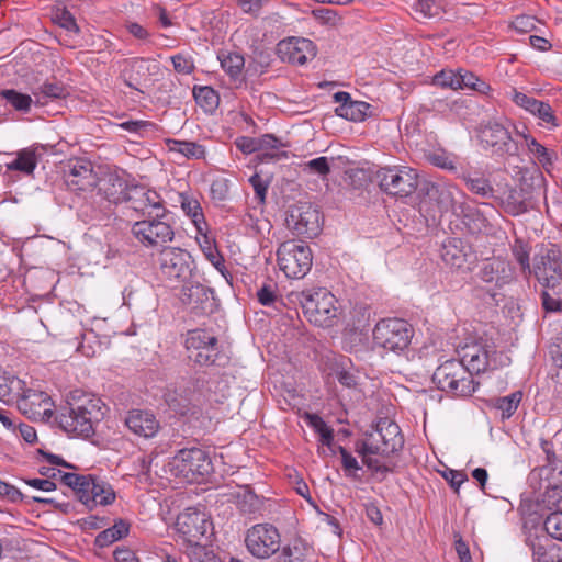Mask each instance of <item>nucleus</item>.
<instances>
[{"mask_svg": "<svg viewBox=\"0 0 562 562\" xmlns=\"http://www.w3.org/2000/svg\"><path fill=\"white\" fill-rule=\"evenodd\" d=\"M403 445L404 439L398 425L384 418L376 424L375 430L367 439L356 443V451L362 457L368 468L379 471L380 463L372 456L390 457L401 450Z\"/></svg>", "mask_w": 562, "mask_h": 562, "instance_id": "f257e3e1", "label": "nucleus"}, {"mask_svg": "<svg viewBox=\"0 0 562 562\" xmlns=\"http://www.w3.org/2000/svg\"><path fill=\"white\" fill-rule=\"evenodd\" d=\"M104 416L103 403L98 397L82 395L69 403L68 412L59 416L60 427L71 436L88 438L94 434V425Z\"/></svg>", "mask_w": 562, "mask_h": 562, "instance_id": "f03ea898", "label": "nucleus"}, {"mask_svg": "<svg viewBox=\"0 0 562 562\" xmlns=\"http://www.w3.org/2000/svg\"><path fill=\"white\" fill-rule=\"evenodd\" d=\"M432 381L439 390L461 397L471 396L479 385L460 359L442 362L435 370Z\"/></svg>", "mask_w": 562, "mask_h": 562, "instance_id": "7ed1b4c3", "label": "nucleus"}, {"mask_svg": "<svg viewBox=\"0 0 562 562\" xmlns=\"http://www.w3.org/2000/svg\"><path fill=\"white\" fill-rule=\"evenodd\" d=\"M300 302L310 323L323 328L333 327L337 323L338 301L328 290L319 288L302 292Z\"/></svg>", "mask_w": 562, "mask_h": 562, "instance_id": "20e7f679", "label": "nucleus"}, {"mask_svg": "<svg viewBox=\"0 0 562 562\" xmlns=\"http://www.w3.org/2000/svg\"><path fill=\"white\" fill-rule=\"evenodd\" d=\"M458 352L472 375L503 367L508 359L502 352H497L493 341L483 338L465 342Z\"/></svg>", "mask_w": 562, "mask_h": 562, "instance_id": "39448f33", "label": "nucleus"}, {"mask_svg": "<svg viewBox=\"0 0 562 562\" xmlns=\"http://www.w3.org/2000/svg\"><path fill=\"white\" fill-rule=\"evenodd\" d=\"M160 278L171 288L188 283L194 270V260L190 252L177 247H165L157 259Z\"/></svg>", "mask_w": 562, "mask_h": 562, "instance_id": "423d86ee", "label": "nucleus"}, {"mask_svg": "<svg viewBox=\"0 0 562 562\" xmlns=\"http://www.w3.org/2000/svg\"><path fill=\"white\" fill-rule=\"evenodd\" d=\"M413 336V326L402 318L382 319L373 329L374 345L395 355H405L408 351Z\"/></svg>", "mask_w": 562, "mask_h": 562, "instance_id": "0eeeda50", "label": "nucleus"}, {"mask_svg": "<svg viewBox=\"0 0 562 562\" xmlns=\"http://www.w3.org/2000/svg\"><path fill=\"white\" fill-rule=\"evenodd\" d=\"M277 262L288 278L302 279L312 268V250L303 241L285 240L277 249Z\"/></svg>", "mask_w": 562, "mask_h": 562, "instance_id": "6e6552de", "label": "nucleus"}, {"mask_svg": "<svg viewBox=\"0 0 562 562\" xmlns=\"http://www.w3.org/2000/svg\"><path fill=\"white\" fill-rule=\"evenodd\" d=\"M382 191L390 195L404 198L413 194L418 186V175L409 167H385L376 172Z\"/></svg>", "mask_w": 562, "mask_h": 562, "instance_id": "1a4fd4ad", "label": "nucleus"}, {"mask_svg": "<svg viewBox=\"0 0 562 562\" xmlns=\"http://www.w3.org/2000/svg\"><path fill=\"white\" fill-rule=\"evenodd\" d=\"M245 544L252 557L266 560L280 550L281 536L273 525L257 524L247 530Z\"/></svg>", "mask_w": 562, "mask_h": 562, "instance_id": "9d476101", "label": "nucleus"}, {"mask_svg": "<svg viewBox=\"0 0 562 562\" xmlns=\"http://www.w3.org/2000/svg\"><path fill=\"white\" fill-rule=\"evenodd\" d=\"M285 224L294 235L313 238L321 232V214L313 205L300 203L290 207Z\"/></svg>", "mask_w": 562, "mask_h": 562, "instance_id": "9b49d317", "label": "nucleus"}, {"mask_svg": "<svg viewBox=\"0 0 562 562\" xmlns=\"http://www.w3.org/2000/svg\"><path fill=\"white\" fill-rule=\"evenodd\" d=\"M164 217L153 216L135 222L132 226L133 236L145 247L161 246L171 241L175 232Z\"/></svg>", "mask_w": 562, "mask_h": 562, "instance_id": "f8f14e48", "label": "nucleus"}, {"mask_svg": "<svg viewBox=\"0 0 562 562\" xmlns=\"http://www.w3.org/2000/svg\"><path fill=\"white\" fill-rule=\"evenodd\" d=\"M170 465L187 480H195L211 471V461L200 448L179 450L170 461Z\"/></svg>", "mask_w": 562, "mask_h": 562, "instance_id": "ddd939ff", "label": "nucleus"}, {"mask_svg": "<svg viewBox=\"0 0 562 562\" xmlns=\"http://www.w3.org/2000/svg\"><path fill=\"white\" fill-rule=\"evenodd\" d=\"M188 358L200 366H210L217 357V339L205 330H190L186 337Z\"/></svg>", "mask_w": 562, "mask_h": 562, "instance_id": "4468645a", "label": "nucleus"}, {"mask_svg": "<svg viewBox=\"0 0 562 562\" xmlns=\"http://www.w3.org/2000/svg\"><path fill=\"white\" fill-rule=\"evenodd\" d=\"M180 300L196 316L209 315L216 310L214 291L199 282H191V280L182 285Z\"/></svg>", "mask_w": 562, "mask_h": 562, "instance_id": "2eb2a0df", "label": "nucleus"}, {"mask_svg": "<svg viewBox=\"0 0 562 562\" xmlns=\"http://www.w3.org/2000/svg\"><path fill=\"white\" fill-rule=\"evenodd\" d=\"M125 202L128 203L132 210L146 218L166 216L167 214L164 200L159 193L144 187L132 186Z\"/></svg>", "mask_w": 562, "mask_h": 562, "instance_id": "dca6fc26", "label": "nucleus"}, {"mask_svg": "<svg viewBox=\"0 0 562 562\" xmlns=\"http://www.w3.org/2000/svg\"><path fill=\"white\" fill-rule=\"evenodd\" d=\"M209 517L205 512L198 508H187L178 515L177 531L191 544H198L209 528Z\"/></svg>", "mask_w": 562, "mask_h": 562, "instance_id": "f3484780", "label": "nucleus"}, {"mask_svg": "<svg viewBox=\"0 0 562 562\" xmlns=\"http://www.w3.org/2000/svg\"><path fill=\"white\" fill-rule=\"evenodd\" d=\"M535 276L547 289L554 291L562 285V259L553 249L535 258Z\"/></svg>", "mask_w": 562, "mask_h": 562, "instance_id": "a211bd4d", "label": "nucleus"}, {"mask_svg": "<svg viewBox=\"0 0 562 562\" xmlns=\"http://www.w3.org/2000/svg\"><path fill=\"white\" fill-rule=\"evenodd\" d=\"M115 498L116 494L110 483L95 475L89 474L78 499L88 509L92 510L97 506L111 505Z\"/></svg>", "mask_w": 562, "mask_h": 562, "instance_id": "6ab92c4d", "label": "nucleus"}, {"mask_svg": "<svg viewBox=\"0 0 562 562\" xmlns=\"http://www.w3.org/2000/svg\"><path fill=\"white\" fill-rule=\"evenodd\" d=\"M97 187L98 193L112 204L125 202L132 188L122 170L105 172L97 180Z\"/></svg>", "mask_w": 562, "mask_h": 562, "instance_id": "aec40b11", "label": "nucleus"}, {"mask_svg": "<svg viewBox=\"0 0 562 562\" xmlns=\"http://www.w3.org/2000/svg\"><path fill=\"white\" fill-rule=\"evenodd\" d=\"M278 56L286 63L304 65L316 55L315 45L304 37H290L277 45Z\"/></svg>", "mask_w": 562, "mask_h": 562, "instance_id": "412c9836", "label": "nucleus"}, {"mask_svg": "<svg viewBox=\"0 0 562 562\" xmlns=\"http://www.w3.org/2000/svg\"><path fill=\"white\" fill-rule=\"evenodd\" d=\"M50 397L47 393L27 390L19 400L18 408L27 418L42 420L53 414Z\"/></svg>", "mask_w": 562, "mask_h": 562, "instance_id": "4be33fe9", "label": "nucleus"}, {"mask_svg": "<svg viewBox=\"0 0 562 562\" xmlns=\"http://www.w3.org/2000/svg\"><path fill=\"white\" fill-rule=\"evenodd\" d=\"M64 178L67 188L75 192L91 191L98 180L91 164L83 160L70 161Z\"/></svg>", "mask_w": 562, "mask_h": 562, "instance_id": "5701e85b", "label": "nucleus"}, {"mask_svg": "<svg viewBox=\"0 0 562 562\" xmlns=\"http://www.w3.org/2000/svg\"><path fill=\"white\" fill-rule=\"evenodd\" d=\"M430 194L435 198L441 213L460 216L464 212V193L452 183L432 186Z\"/></svg>", "mask_w": 562, "mask_h": 562, "instance_id": "b1692460", "label": "nucleus"}, {"mask_svg": "<svg viewBox=\"0 0 562 562\" xmlns=\"http://www.w3.org/2000/svg\"><path fill=\"white\" fill-rule=\"evenodd\" d=\"M155 69H158L157 65H150L144 58H133L123 63L121 77L130 88L140 91Z\"/></svg>", "mask_w": 562, "mask_h": 562, "instance_id": "393cba45", "label": "nucleus"}, {"mask_svg": "<svg viewBox=\"0 0 562 562\" xmlns=\"http://www.w3.org/2000/svg\"><path fill=\"white\" fill-rule=\"evenodd\" d=\"M126 427L136 436L153 438L160 428L156 416L143 409H132L125 417Z\"/></svg>", "mask_w": 562, "mask_h": 562, "instance_id": "a878e982", "label": "nucleus"}, {"mask_svg": "<svg viewBox=\"0 0 562 562\" xmlns=\"http://www.w3.org/2000/svg\"><path fill=\"white\" fill-rule=\"evenodd\" d=\"M482 143L497 153L512 154L516 148L509 132L497 122H488L480 133Z\"/></svg>", "mask_w": 562, "mask_h": 562, "instance_id": "bb28decb", "label": "nucleus"}, {"mask_svg": "<svg viewBox=\"0 0 562 562\" xmlns=\"http://www.w3.org/2000/svg\"><path fill=\"white\" fill-rule=\"evenodd\" d=\"M479 278L484 283L502 288L514 280V270L509 262L493 259L483 263Z\"/></svg>", "mask_w": 562, "mask_h": 562, "instance_id": "cd10ccee", "label": "nucleus"}, {"mask_svg": "<svg viewBox=\"0 0 562 562\" xmlns=\"http://www.w3.org/2000/svg\"><path fill=\"white\" fill-rule=\"evenodd\" d=\"M334 100L339 103L335 112L340 117L352 122H362L368 116L370 104L363 101H353L348 92H336Z\"/></svg>", "mask_w": 562, "mask_h": 562, "instance_id": "c85d7f7f", "label": "nucleus"}, {"mask_svg": "<svg viewBox=\"0 0 562 562\" xmlns=\"http://www.w3.org/2000/svg\"><path fill=\"white\" fill-rule=\"evenodd\" d=\"M169 406L179 415L191 419H199L202 415V396L200 393H188L183 390L180 394L168 398Z\"/></svg>", "mask_w": 562, "mask_h": 562, "instance_id": "c756f323", "label": "nucleus"}, {"mask_svg": "<svg viewBox=\"0 0 562 562\" xmlns=\"http://www.w3.org/2000/svg\"><path fill=\"white\" fill-rule=\"evenodd\" d=\"M471 254L469 247L461 239H448L442 245L441 258L447 266L457 270L469 269L468 262Z\"/></svg>", "mask_w": 562, "mask_h": 562, "instance_id": "7c9ffc66", "label": "nucleus"}, {"mask_svg": "<svg viewBox=\"0 0 562 562\" xmlns=\"http://www.w3.org/2000/svg\"><path fill=\"white\" fill-rule=\"evenodd\" d=\"M459 177L464 181L468 190L471 193L480 195L484 199L494 196V188L488 178H486L483 173L463 169Z\"/></svg>", "mask_w": 562, "mask_h": 562, "instance_id": "2f4dec72", "label": "nucleus"}, {"mask_svg": "<svg viewBox=\"0 0 562 562\" xmlns=\"http://www.w3.org/2000/svg\"><path fill=\"white\" fill-rule=\"evenodd\" d=\"M166 145L170 153L187 159H203L205 157V148L195 142L169 138L166 140Z\"/></svg>", "mask_w": 562, "mask_h": 562, "instance_id": "473e14b6", "label": "nucleus"}, {"mask_svg": "<svg viewBox=\"0 0 562 562\" xmlns=\"http://www.w3.org/2000/svg\"><path fill=\"white\" fill-rule=\"evenodd\" d=\"M32 94L37 105H45L48 101L66 97L67 92L63 83L58 81H46L33 89Z\"/></svg>", "mask_w": 562, "mask_h": 562, "instance_id": "72a5a7b5", "label": "nucleus"}, {"mask_svg": "<svg viewBox=\"0 0 562 562\" xmlns=\"http://www.w3.org/2000/svg\"><path fill=\"white\" fill-rule=\"evenodd\" d=\"M529 153L539 161L542 168L550 172L558 156L529 135L524 136Z\"/></svg>", "mask_w": 562, "mask_h": 562, "instance_id": "f704fd0d", "label": "nucleus"}, {"mask_svg": "<svg viewBox=\"0 0 562 562\" xmlns=\"http://www.w3.org/2000/svg\"><path fill=\"white\" fill-rule=\"evenodd\" d=\"M130 522L125 519L115 520L114 525L101 531L95 538V544L100 548L108 547L113 542L126 537L130 531Z\"/></svg>", "mask_w": 562, "mask_h": 562, "instance_id": "c9c22d12", "label": "nucleus"}, {"mask_svg": "<svg viewBox=\"0 0 562 562\" xmlns=\"http://www.w3.org/2000/svg\"><path fill=\"white\" fill-rule=\"evenodd\" d=\"M37 166V157L35 150L24 148L16 153L14 159L5 164L7 170L20 171L24 175H32Z\"/></svg>", "mask_w": 562, "mask_h": 562, "instance_id": "e433bc0d", "label": "nucleus"}, {"mask_svg": "<svg viewBox=\"0 0 562 562\" xmlns=\"http://www.w3.org/2000/svg\"><path fill=\"white\" fill-rule=\"evenodd\" d=\"M223 70L233 79L240 80L245 66L243 55L236 52H221L217 56Z\"/></svg>", "mask_w": 562, "mask_h": 562, "instance_id": "4c0bfd02", "label": "nucleus"}, {"mask_svg": "<svg viewBox=\"0 0 562 562\" xmlns=\"http://www.w3.org/2000/svg\"><path fill=\"white\" fill-rule=\"evenodd\" d=\"M180 203L183 212L191 217L198 231L201 232L205 221L200 202L188 194H180Z\"/></svg>", "mask_w": 562, "mask_h": 562, "instance_id": "58836bf2", "label": "nucleus"}, {"mask_svg": "<svg viewBox=\"0 0 562 562\" xmlns=\"http://www.w3.org/2000/svg\"><path fill=\"white\" fill-rule=\"evenodd\" d=\"M194 99L196 103L205 111L212 113L220 103L217 92L207 86L194 88Z\"/></svg>", "mask_w": 562, "mask_h": 562, "instance_id": "ea45409f", "label": "nucleus"}, {"mask_svg": "<svg viewBox=\"0 0 562 562\" xmlns=\"http://www.w3.org/2000/svg\"><path fill=\"white\" fill-rule=\"evenodd\" d=\"M522 393L520 391L514 392L507 396L497 397L493 400V406L501 412L502 418L506 419L514 415L521 402Z\"/></svg>", "mask_w": 562, "mask_h": 562, "instance_id": "a19ab883", "label": "nucleus"}, {"mask_svg": "<svg viewBox=\"0 0 562 562\" xmlns=\"http://www.w3.org/2000/svg\"><path fill=\"white\" fill-rule=\"evenodd\" d=\"M238 508L245 514H255L262 508V499L250 490H244L237 497Z\"/></svg>", "mask_w": 562, "mask_h": 562, "instance_id": "79ce46f5", "label": "nucleus"}, {"mask_svg": "<svg viewBox=\"0 0 562 562\" xmlns=\"http://www.w3.org/2000/svg\"><path fill=\"white\" fill-rule=\"evenodd\" d=\"M0 97L5 99L16 111L21 112H29L33 102L31 95L18 92L13 89L1 90Z\"/></svg>", "mask_w": 562, "mask_h": 562, "instance_id": "37998d69", "label": "nucleus"}, {"mask_svg": "<svg viewBox=\"0 0 562 562\" xmlns=\"http://www.w3.org/2000/svg\"><path fill=\"white\" fill-rule=\"evenodd\" d=\"M533 116L538 117L543 124H546L549 128H555L559 126L558 119L552 110L551 105L548 102L538 100L535 105L532 112H530Z\"/></svg>", "mask_w": 562, "mask_h": 562, "instance_id": "c03bdc74", "label": "nucleus"}, {"mask_svg": "<svg viewBox=\"0 0 562 562\" xmlns=\"http://www.w3.org/2000/svg\"><path fill=\"white\" fill-rule=\"evenodd\" d=\"M504 210L512 215H519L527 211V206L516 190H510L506 198L502 200Z\"/></svg>", "mask_w": 562, "mask_h": 562, "instance_id": "a18cd8bd", "label": "nucleus"}, {"mask_svg": "<svg viewBox=\"0 0 562 562\" xmlns=\"http://www.w3.org/2000/svg\"><path fill=\"white\" fill-rule=\"evenodd\" d=\"M547 533L557 540L562 541V510H554L544 520Z\"/></svg>", "mask_w": 562, "mask_h": 562, "instance_id": "49530a36", "label": "nucleus"}, {"mask_svg": "<svg viewBox=\"0 0 562 562\" xmlns=\"http://www.w3.org/2000/svg\"><path fill=\"white\" fill-rule=\"evenodd\" d=\"M458 76L459 71L454 72L450 69H443L434 76L432 83L441 88H450L457 90L460 88Z\"/></svg>", "mask_w": 562, "mask_h": 562, "instance_id": "de8ad7c7", "label": "nucleus"}, {"mask_svg": "<svg viewBox=\"0 0 562 562\" xmlns=\"http://www.w3.org/2000/svg\"><path fill=\"white\" fill-rule=\"evenodd\" d=\"M304 559V549L297 542L285 546L277 557V562H302Z\"/></svg>", "mask_w": 562, "mask_h": 562, "instance_id": "09e8293b", "label": "nucleus"}, {"mask_svg": "<svg viewBox=\"0 0 562 562\" xmlns=\"http://www.w3.org/2000/svg\"><path fill=\"white\" fill-rule=\"evenodd\" d=\"M302 169L303 171L325 177L330 172V165L328 158L322 156L305 162Z\"/></svg>", "mask_w": 562, "mask_h": 562, "instance_id": "8fccbe9b", "label": "nucleus"}, {"mask_svg": "<svg viewBox=\"0 0 562 562\" xmlns=\"http://www.w3.org/2000/svg\"><path fill=\"white\" fill-rule=\"evenodd\" d=\"M20 382L19 379L0 371V401L10 402L14 386L19 385Z\"/></svg>", "mask_w": 562, "mask_h": 562, "instance_id": "3c124183", "label": "nucleus"}, {"mask_svg": "<svg viewBox=\"0 0 562 562\" xmlns=\"http://www.w3.org/2000/svg\"><path fill=\"white\" fill-rule=\"evenodd\" d=\"M513 255L517 262L520 265L524 273H531V268L529 263V249L526 244L520 240H517L513 247Z\"/></svg>", "mask_w": 562, "mask_h": 562, "instance_id": "603ef678", "label": "nucleus"}, {"mask_svg": "<svg viewBox=\"0 0 562 562\" xmlns=\"http://www.w3.org/2000/svg\"><path fill=\"white\" fill-rule=\"evenodd\" d=\"M311 423L316 428L317 432L319 434V441L322 445L330 447L333 440H334V431L331 428H329L324 420L314 415L311 416Z\"/></svg>", "mask_w": 562, "mask_h": 562, "instance_id": "864d4df0", "label": "nucleus"}, {"mask_svg": "<svg viewBox=\"0 0 562 562\" xmlns=\"http://www.w3.org/2000/svg\"><path fill=\"white\" fill-rule=\"evenodd\" d=\"M458 81L460 83L459 89L470 88L475 91L483 92L486 88V83L481 81L474 74L461 70L459 71Z\"/></svg>", "mask_w": 562, "mask_h": 562, "instance_id": "5fc2aeb1", "label": "nucleus"}, {"mask_svg": "<svg viewBox=\"0 0 562 562\" xmlns=\"http://www.w3.org/2000/svg\"><path fill=\"white\" fill-rule=\"evenodd\" d=\"M550 289L542 291L541 293V303L542 307L546 312H558L561 310V301H560V292L561 288L552 291L551 294L549 292Z\"/></svg>", "mask_w": 562, "mask_h": 562, "instance_id": "6e6d98bb", "label": "nucleus"}, {"mask_svg": "<svg viewBox=\"0 0 562 562\" xmlns=\"http://www.w3.org/2000/svg\"><path fill=\"white\" fill-rule=\"evenodd\" d=\"M119 127H121L122 130H124L131 134L143 136L147 131H149L151 127H154V124L149 121L130 120V121L120 123Z\"/></svg>", "mask_w": 562, "mask_h": 562, "instance_id": "4d7b16f0", "label": "nucleus"}, {"mask_svg": "<svg viewBox=\"0 0 562 562\" xmlns=\"http://www.w3.org/2000/svg\"><path fill=\"white\" fill-rule=\"evenodd\" d=\"M58 473L61 475V481L67 486L71 487L77 496L79 497L81 494V488L85 487V483L88 480V475H79L75 473H63L58 471Z\"/></svg>", "mask_w": 562, "mask_h": 562, "instance_id": "13d9d810", "label": "nucleus"}, {"mask_svg": "<svg viewBox=\"0 0 562 562\" xmlns=\"http://www.w3.org/2000/svg\"><path fill=\"white\" fill-rule=\"evenodd\" d=\"M55 22L63 29L78 33L79 27L76 23L74 15L66 9L58 11L54 18Z\"/></svg>", "mask_w": 562, "mask_h": 562, "instance_id": "bf43d9fd", "label": "nucleus"}, {"mask_svg": "<svg viewBox=\"0 0 562 562\" xmlns=\"http://www.w3.org/2000/svg\"><path fill=\"white\" fill-rule=\"evenodd\" d=\"M171 63L177 72L189 75L194 70L193 59L189 56L178 54L171 57Z\"/></svg>", "mask_w": 562, "mask_h": 562, "instance_id": "052dcab7", "label": "nucleus"}, {"mask_svg": "<svg viewBox=\"0 0 562 562\" xmlns=\"http://www.w3.org/2000/svg\"><path fill=\"white\" fill-rule=\"evenodd\" d=\"M249 182L255 191L256 198L258 199L260 204H263L266 201L267 190L269 183L265 180L259 173H255L249 178Z\"/></svg>", "mask_w": 562, "mask_h": 562, "instance_id": "680f3d73", "label": "nucleus"}, {"mask_svg": "<svg viewBox=\"0 0 562 562\" xmlns=\"http://www.w3.org/2000/svg\"><path fill=\"white\" fill-rule=\"evenodd\" d=\"M240 10L250 15H258L261 8L270 0H235Z\"/></svg>", "mask_w": 562, "mask_h": 562, "instance_id": "e2e57ef3", "label": "nucleus"}, {"mask_svg": "<svg viewBox=\"0 0 562 562\" xmlns=\"http://www.w3.org/2000/svg\"><path fill=\"white\" fill-rule=\"evenodd\" d=\"M0 496L12 503L20 502L24 495L15 486L0 480Z\"/></svg>", "mask_w": 562, "mask_h": 562, "instance_id": "0e129e2a", "label": "nucleus"}, {"mask_svg": "<svg viewBox=\"0 0 562 562\" xmlns=\"http://www.w3.org/2000/svg\"><path fill=\"white\" fill-rule=\"evenodd\" d=\"M532 557L536 562H554L553 553L540 543V541L531 542Z\"/></svg>", "mask_w": 562, "mask_h": 562, "instance_id": "69168bd1", "label": "nucleus"}, {"mask_svg": "<svg viewBox=\"0 0 562 562\" xmlns=\"http://www.w3.org/2000/svg\"><path fill=\"white\" fill-rule=\"evenodd\" d=\"M429 161L436 167L446 170H456V164L453 159L445 153H435L430 155Z\"/></svg>", "mask_w": 562, "mask_h": 562, "instance_id": "338daca9", "label": "nucleus"}, {"mask_svg": "<svg viewBox=\"0 0 562 562\" xmlns=\"http://www.w3.org/2000/svg\"><path fill=\"white\" fill-rule=\"evenodd\" d=\"M546 501L555 510H562V486H553L546 493Z\"/></svg>", "mask_w": 562, "mask_h": 562, "instance_id": "774afa93", "label": "nucleus"}]
</instances>
